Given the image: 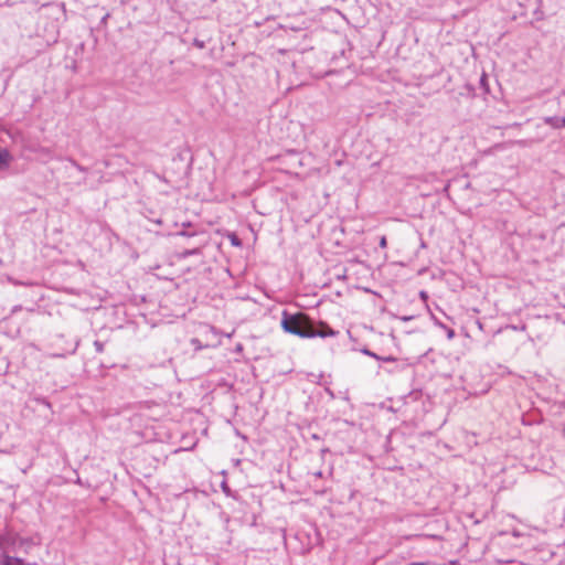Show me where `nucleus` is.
<instances>
[{"label": "nucleus", "mask_w": 565, "mask_h": 565, "mask_svg": "<svg viewBox=\"0 0 565 565\" xmlns=\"http://www.w3.org/2000/svg\"><path fill=\"white\" fill-rule=\"evenodd\" d=\"M281 328L285 332L300 338L334 337L338 332L326 322L315 321L303 312H282Z\"/></svg>", "instance_id": "nucleus-1"}, {"label": "nucleus", "mask_w": 565, "mask_h": 565, "mask_svg": "<svg viewBox=\"0 0 565 565\" xmlns=\"http://www.w3.org/2000/svg\"><path fill=\"white\" fill-rule=\"evenodd\" d=\"M21 546L23 544L22 539L14 537L13 535H0V548L8 550L11 548L12 551L17 550V545Z\"/></svg>", "instance_id": "nucleus-2"}, {"label": "nucleus", "mask_w": 565, "mask_h": 565, "mask_svg": "<svg viewBox=\"0 0 565 565\" xmlns=\"http://www.w3.org/2000/svg\"><path fill=\"white\" fill-rule=\"evenodd\" d=\"M1 565H38L35 563H25L22 558L13 557L9 555H0Z\"/></svg>", "instance_id": "nucleus-3"}, {"label": "nucleus", "mask_w": 565, "mask_h": 565, "mask_svg": "<svg viewBox=\"0 0 565 565\" xmlns=\"http://www.w3.org/2000/svg\"><path fill=\"white\" fill-rule=\"evenodd\" d=\"M543 120H544L545 125H547L554 129L565 128V124H563V117L559 118L556 116H551V117H545Z\"/></svg>", "instance_id": "nucleus-4"}, {"label": "nucleus", "mask_w": 565, "mask_h": 565, "mask_svg": "<svg viewBox=\"0 0 565 565\" xmlns=\"http://www.w3.org/2000/svg\"><path fill=\"white\" fill-rule=\"evenodd\" d=\"M12 157L6 148L0 147V169L8 167L11 162Z\"/></svg>", "instance_id": "nucleus-5"}, {"label": "nucleus", "mask_w": 565, "mask_h": 565, "mask_svg": "<svg viewBox=\"0 0 565 565\" xmlns=\"http://www.w3.org/2000/svg\"><path fill=\"white\" fill-rule=\"evenodd\" d=\"M438 326L447 330V338L452 339L455 337V331L451 328H447L445 324L438 322Z\"/></svg>", "instance_id": "nucleus-6"}, {"label": "nucleus", "mask_w": 565, "mask_h": 565, "mask_svg": "<svg viewBox=\"0 0 565 565\" xmlns=\"http://www.w3.org/2000/svg\"><path fill=\"white\" fill-rule=\"evenodd\" d=\"M361 352L365 355H369V356H372L374 359H381V356H379L376 353L370 351L369 349H362Z\"/></svg>", "instance_id": "nucleus-7"}, {"label": "nucleus", "mask_w": 565, "mask_h": 565, "mask_svg": "<svg viewBox=\"0 0 565 565\" xmlns=\"http://www.w3.org/2000/svg\"><path fill=\"white\" fill-rule=\"evenodd\" d=\"M198 254H200V249L199 248H193V249L184 250L183 256L186 257V256H190V255H198Z\"/></svg>", "instance_id": "nucleus-8"}, {"label": "nucleus", "mask_w": 565, "mask_h": 565, "mask_svg": "<svg viewBox=\"0 0 565 565\" xmlns=\"http://www.w3.org/2000/svg\"><path fill=\"white\" fill-rule=\"evenodd\" d=\"M94 347H95L96 351L99 353H102L104 351V344L99 341H95Z\"/></svg>", "instance_id": "nucleus-9"}, {"label": "nucleus", "mask_w": 565, "mask_h": 565, "mask_svg": "<svg viewBox=\"0 0 565 565\" xmlns=\"http://www.w3.org/2000/svg\"><path fill=\"white\" fill-rule=\"evenodd\" d=\"M193 44H194L196 47H199V49H204V47H205V43H204V41H201V40H199V39H194Z\"/></svg>", "instance_id": "nucleus-10"}, {"label": "nucleus", "mask_w": 565, "mask_h": 565, "mask_svg": "<svg viewBox=\"0 0 565 565\" xmlns=\"http://www.w3.org/2000/svg\"><path fill=\"white\" fill-rule=\"evenodd\" d=\"M387 245V241H386V237L385 236H382L381 239H380V246L382 248H385Z\"/></svg>", "instance_id": "nucleus-11"}, {"label": "nucleus", "mask_w": 565, "mask_h": 565, "mask_svg": "<svg viewBox=\"0 0 565 565\" xmlns=\"http://www.w3.org/2000/svg\"><path fill=\"white\" fill-rule=\"evenodd\" d=\"M380 360L385 362L395 361L393 356L381 358Z\"/></svg>", "instance_id": "nucleus-12"}, {"label": "nucleus", "mask_w": 565, "mask_h": 565, "mask_svg": "<svg viewBox=\"0 0 565 565\" xmlns=\"http://www.w3.org/2000/svg\"><path fill=\"white\" fill-rule=\"evenodd\" d=\"M180 235H182V236H191L192 234L183 231V232H180Z\"/></svg>", "instance_id": "nucleus-13"}, {"label": "nucleus", "mask_w": 565, "mask_h": 565, "mask_svg": "<svg viewBox=\"0 0 565 565\" xmlns=\"http://www.w3.org/2000/svg\"><path fill=\"white\" fill-rule=\"evenodd\" d=\"M232 243H233L234 245H239V242H238V239H237L236 237H234V238L232 239Z\"/></svg>", "instance_id": "nucleus-14"}, {"label": "nucleus", "mask_w": 565, "mask_h": 565, "mask_svg": "<svg viewBox=\"0 0 565 565\" xmlns=\"http://www.w3.org/2000/svg\"><path fill=\"white\" fill-rule=\"evenodd\" d=\"M21 307L20 306H15L13 309H12V312H17L18 310H20Z\"/></svg>", "instance_id": "nucleus-15"}, {"label": "nucleus", "mask_w": 565, "mask_h": 565, "mask_svg": "<svg viewBox=\"0 0 565 565\" xmlns=\"http://www.w3.org/2000/svg\"><path fill=\"white\" fill-rule=\"evenodd\" d=\"M420 296H422L423 298H425V297H426V294H425L424 291H422V292H420Z\"/></svg>", "instance_id": "nucleus-16"}, {"label": "nucleus", "mask_w": 565, "mask_h": 565, "mask_svg": "<svg viewBox=\"0 0 565 565\" xmlns=\"http://www.w3.org/2000/svg\"><path fill=\"white\" fill-rule=\"evenodd\" d=\"M563 124H565V116L563 117Z\"/></svg>", "instance_id": "nucleus-17"}]
</instances>
